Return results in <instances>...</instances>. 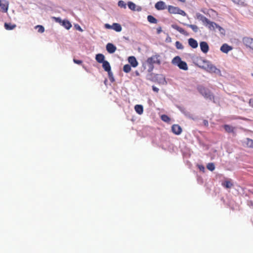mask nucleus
Masks as SVG:
<instances>
[{
    "mask_svg": "<svg viewBox=\"0 0 253 253\" xmlns=\"http://www.w3.org/2000/svg\"><path fill=\"white\" fill-rule=\"evenodd\" d=\"M225 130L228 133H234L235 127L228 125L223 126Z\"/></svg>",
    "mask_w": 253,
    "mask_h": 253,
    "instance_id": "nucleus-19",
    "label": "nucleus"
},
{
    "mask_svg": "<svg viewBox=\"0 0 253 253\" xmlns=\"http://www.w3.org/2000/svg\"><path fill=\"white\" fill-rule=\"evenodd\" d=\"M128 61L133 67H136L138 65V62L134 56H130L128 58Z\"/></svg>",
    "mask_w": 253,
    "mask_h": 253,
    "instance_id": "nucleus-16",
    "label": "nucleus"
},
{
    "mask_svg": "<svg viewBox=\"0 0 253 253\" xmlns=\"http://www.w3.org/2000/svg\"><path fill=\"white\" fill-rule=\"evenodd\" d=\"M200 46L202 51L205 53H207L209 50V46L206 42H201L200 43Z\"/></svg>",
    "mask_w": 253,
    "mask_h": 253,
    "instance_id": "nucleus-11",
    "label": "nucleus"
},
{
    "mask_svg": "<svg viewBox=\"0 0 253 253\" xmlns=\"http://www.w3.org/2000/svg\"><path fill=\"white\" fill-rule=\"evenodd\" d=\"M8 8V2L6 0H0V9L3 12H6Z\"/></svg>",
    "mask_w": 253,
    "mask_h": 253,
    "instance_id": "nucleus-9",
    "label": "nucleus"
},
{
    "mask_svg": "<svg viewBox=\"0 0 253 253\" xmlns=\"http://www.w3.org/2000/svg\"><path fill=\"white\" fill-rule=\"evenodd\" d=\"M171 130L172 132L176 135H179L182 132V128L178 125H172Z\"/></svg>",
    "mask_w": 253,
    "mask_h": 253,
    "instance_id": "nucleus-10",
    "label": "nucleus"
},
{
    "mask_svg": "<svg viewBox=\"0 0 253 253\" xmlns=\"http://www.w3.org/2000/svg\"><path fill=\"white\" fill-rule=\"evenodd\" d=\"M4 27L7 30H11L14 29L16 27V25L15 24H12L10 23H5L4 24Z\"/></svg>",
    "mask_w": 253,
    "mask_h": 253,
    "instance_id": "nucleus-21",
    "label": "nucleus"
},
{
    "mask_svg": "<svg viewBox=\"0 0 253 253\" xmlns=\"http://www.w3.org/2000/svg\"><path fill=\"white\" fill-rule=\"evenodd\" d=\"M54 19L56 22L61 24L67 30L70 29L72 27L71 23L67 20H62L59 17H54Z\"/></svg>",
    "mask_w": 253,
    "mask_h": 253,
    "instance_id": "nucleus-6",
    "label": "nucleus"
},
{
    "mask_svg": "<svg viewBox=\"0 0 253 253\" xmlns=\"http://www.w3.org/2000/svg\"><path fill=\"white\" fill-rule=\"evenodd\" d=\"M222 185L226 188H230L233 186V184L229 181H225L222 183Z\"/></svg>",
    "mask_w": 253,
    "mask_h": 253,
    "instance_id": "nucleus-29",
    "label": "nucleus"
},
{
    "mask_svg": "<svg viewBox=\"0 0 253 253\" xmlns=\"http://www.w3.org/2000/svg\"><path fill=\"white\" fill-rule=\"evenodd\" d=\"M35 28L38 29V32L40 33H42L44 31V28L42 25H37Z\"/></svg>",
    "mask_w": 253,
    "mask_h": 253,
    "instance_id": "nucleus-34",
    "label": "nucleus"
},
{
    "mask_svg": "<svg viewBox=\"0 0 253 253\" xmlns=\"http://www.w3.org/2000/svg\"><path fill=\"white\" fill-rule=\"evenodd\" d=\"M203 124H204V126H208L209 125L208 121L206 120H204L203 121Z\"/></svg>",
    "mask_w": 253,
    "mask_h": 253,
    "instance_id": "nucleus-41",
    "label": "nucleus"
},
{
    "mask_svg": "<svg viewBox=\"0 0 253 253\" xmlns=\"http://www.w3.org/2000/svg\"><path fill=\"white\" fill-rule=\"evenodd\" d=\"M102 67L104 70L108 73L109 76L112 75L111 72V66L109 63L107 61H105L102 63Z\"/></svg>",
    "mask_w": 253,
    "mask_h": 253,
    "instance_id": "nucleus-12",
    "label": "nucleus"
},
{
    "mask_svg": "<svg viewBox=\"0 0 253 253\" xmlns=\"http://www.w3.org/2000/svg\"><path fill=\"white\" fill-rule=\"evenodd\" d=\"M161 119L165 122H169L170 121V118L166 115H162Z\"/></svg>",
    "mask_w": 253,
    "mask_h": 253,
    "instance_id": "nucleus-36",
    "label": "nucleus"
},
{
    "mask_svg": "<svg viewBox=\"0 0 253 253\" xmlns=\"http://www.w3.org/2000/svg\"><path fill=\"white\" fill-rule=\"evenodd\" d=\"M131 70V66L128 64L125 65L123 67V71L126 73H129Z\"/></svg>",
    "mask_w": 253,
    "mask_h": 253,
    "instance_id": "nucleus-31",
    "label": "nucleus"
},
{
    "mask_svg": "<svg viewBox=\"0 0 253 253\" xmlns=\"http://www.w3.org/2000/svg\"><path fill=\"white\" fill-rule=\"evenodd\" d=\"M152 89L154 91L156 92H158L159 90V89L155 86H152Z\"/></svg>",
    "mask_w": 253,
    "mask_h": 253,
    "instance_id": "nucleus-40",
    "label": "nucleus"
},
{
    "mask_svg": "<svg viewBox=\"0 0 253 253\" xmlns=\"http://www.w3.org/2000/svg\"><path fill=\"white\" fill-rule=\"evenodd\" d=\"M168 10L169 12L170 13V14H178L183 16H185L186 15V13L184 11L180 9L178 7H175L172 5H169L168 7Z\"/></svg>",
    "mask_w": 253,
    "mask_h": 253,
    "instance_id": "nucleus-3",
    "label": "nucleus"
},
{
    "mask_svg": "<svg viewBox=\"0 0 253 253\" xmlns=\"http://www.w3.org/2000/svg\"><path fill=\"white\" fill-rule=\"evenodd\" d=\"M116 47L111 43H108L106 45V50L109 53H113L116 50Z\"/></svg>",
    "mask_w": 253,
    "mask_h": 253,
    "instance_id": "nucleus-14",
    "label": "nucleus"
},
{
    "mask_svg": "<svg viewBox=\"0 0 253 253\" xmlns=\"http://www.w3.org/2000/svg\"><path fill=\"white\" fill-rule=\"evenodd\" d=\"M234 2L236 3H239L240 1V0H232Z\"/></svg>",
    "mask_w": 253,
    "mask_h": 253,
    "instance_id": "nucleus-46",
    "label": "nucleus"
},
{
    "mask_svg": "<svg viewBox=\"0 0 253 253\" xmlns=\"http://www.w3.org/2000/svg\"><path fill=\"white\" fill-rule=\"evenodd\" d=\"M205 70L211 73H218L220 72V70L216 68V67L212 65L210 61L209 62V64L206 65Z\"/></svg>",
    "mask_w": 253,
    "mask_h": 253,
    "instance_id": "nucleus-7",
    "label": "nucleus"
},
{
    "mask_svg": "<svg viewBox=\"0 0 253 253\" xmlns=\"http://www.w3.org/2000/svg\"><path fill=\"white\" fill-rule=\"evenodd\" d=\"M184 25L192 29V30L195 32L197 33L199 31V28L196 25H192V24H184Z\"/></svg>",
    "mask_w": 253,
    "mask_h": 253,
    "instance_id": "nucleus-26",
    "label": "nucleus"
},
{
    "mask_svg": "<svg viewBox=\"0 0 253 253\" xmlns=\"http://www.w3.org/2000/svg\"><path fill=\"white\" fill-rule=\"evenodd\" d=\"M127 5H128V8L130 9L133 10V11H134L135 10L136 5L133 2H132L131 1H129V2H128Z\"/></svg>",
    "mask_w": 253,
    "mask_h": 253,
    "instance_id": "nucleus-30",
    "label": "nucleus"
},
{
    "mask_svg": "<svg viewBox=\"0 0 253 253\" xmlns=\"http://www.w3.org/2000/svg\"><path fill=\"white\" fill-rule=\"evenodd\" d=\"M112 27H113L112 29H113L114 30H115L116 32H120L122 30L121 25L119 23H113L112 25Z\"/></svg>",
    "mask_w": 253,
    "mask_h": 253,
    "instance_id": "nucleus-23",
    "label": "nucleus"
},
{
    "mask_svg": "<svg viewBox=\"0 0 253 253\" xmlns=\"http://www.w3.org/2000/svg\"><path fill=\"white\" fill-rule=\"evenodd\" d=\"M162 31V30L161 28H159L158 29H157V32L158 34L160 33V32Z\"/></svg>",
    "mask_w": 253,
    "mask_h": 253,
    "instance_id": "nucleus-45",
    "label": "nucleus"
},
{
    "mask_svg": "<svg viewBox=\"0 0 253 253\" xmlns=\"http://www.w3.org/2000/svg\"><path fill=\"white\" fill-rule=\"evenodd\" d=\"M134 109L136 113L139 115L142 114L143 112V108L141 105H136L134 106Z\"/></svg>",
    "mask_w": 253,
    "mask_h": 253,
    "instance_id": "nucleus-24",
    "label": "nucleus"
},
{
    "mask_svg": "<svg viewBox=\"0 0 253 253\" xmlns=\"http://www.w3.org/2000/svg\"><path fill=\"white\" fill-rule=\"evenodd\" d=\"M178 67L180 69H182L183 70H188V66H187V63L185 61H181V62H180L179 64H178Z\"/></svg>",
    "mask_w": 253,
    "mask_h": 253,
    "instance_id": "nucleus-25",
    "label": "nucleus"
},
{
    "mask_svg": "<svg viewBox=\"0 0 253 253\" xmlns=\"http://www.w3.org/2000/svg\"><path fill=\"white\" fill-rule=\"evenodd\" d=\"M196 17L198 19L201 20L205 24L206 22L208 21V19L207 18L199 13L196 14Z\"/></svg>",
    "mask_w": 253,
    "mask_h": 253,
    "instance_id": "nucleus-20",
    "label": "nucleus"
},
{
    "mask_svg": "<svg viewBox=\"0 0 253 253\" xmlns=\"http://www.w3.org/2000/svg\"><path fill=\"white\" fill-rule=\"evenodd\" d=\"M146 62L149 66L150 68L152 70L154 68V65L157 64L160 65L161 61L160 59V55L159 54H155L150 57L147 58Z\"/></svg>",
    "mask_w": 253,
    "mask_h": 253,
    "instance_id": "nucleus-1",
    "label": "nucleus"
},
{
    "mask_svg": "<svg viewBox=\"0 0 253 253\" xmlns=\"http://www.w3.org/2000/svg\"><path fill=\"white\" fill-rule=\"evenodd\" d=\"M181 58L179 56L175 57L172 60V63L174 65H177L178 66V64H179L180 62H181Z\"/></svg>",
    "mask_w": 253,
    "mask_h": 253,
    "instance_id": "nucleus-27",
    "label": "nucleus"
},
{
    "mask_svg": "<svg viewBox=\"0 0 253 253\" xmlns=\"http://www.w3.org/2000/svg\"><path fill=\"white\" fill-rule=\"evenodd\" d=\"M73 61L75 63L77 64H81L82 63V61L80 60H77L76 59H74Z\"/></svg>",
    "mask_w": 253,
    "mask_h": 253,
    "instance_id": "nucleus-39",
    "label": "nucleus"
},
{
    "mask_svg": "<svg viewBox=\"0 0 253 253\" xmlns=\"http://www.w3.org/2000/svg\"><path fill=\"white\" fill-rule=\"evenodd\" d=\"M207 168L211 171H213L215 169L214 165L212 163H209L207 166Z\"/></svg>",
    "mask_w": 253,
    "mask_h": 253,
    "instance_id": "nucleus-33",
    "label": "nucleus"
},
{
    "mask_svg": "<svg viewBox=\"0 0 253 253\" xmlns=\"http://www.w3.org/2000/svg\"><path fill=\"white\" fill-rule=\"evenodd\" d=\"M104 55L101 53L96 54L95 57V59L99 63H102L104 61H105V60H104Z\"/></svg>",
    "mask_w": 253,
    "mask_h": 253,
    "instance_id": "nucleus-22",
    "label": "nucleus"
},
{
    "mask_svg": "<svg viewBox=\"0 0 253 253\" xmlns=\"http://www.w3.org/2000/svg\"><path fill=\"white\" fill-rule=\"evenodd\" d=\"M172 27L174 29L176 30V31H177L180 33H181V34H182L183 35H187V32L183 28H182L181 27L178 26L177 25H172Z\"/></svg>",
    "mask_w": 253,
    "mask_h": 253,
    "instance_id": "nucleus-18",
    "label": "nucleus"
},
{
    "mask_svg": "<svg viewBox=\"0 0 253 253\" xmlns=\"http://www.w3.org/2000/svg\"><path fill=\"white\" fill-rule=\"evenodd\" d=\"M198 90L205 98L210 100H214V97L209 89L200 86L198 87Z\"/></svg>",
    "mask_w": 253,
    "mask_h": 253,
    "instance_id": "nucleus-2",
    "label": "nucleus"
},
{
    "mask_svg": "<svg viewBox=\"0 0 253 253\" xmlns=\"http://www.w3.org/2000/svg\"><path fill=\"white\" fill-rule=\"evenodd\" d=\"M232 49V47L228 45L227 43H224L220 47V50L225 53H227L229 51Z\"/></svg>",
    "mask_w": 253,
    "mask_h": 253,
    "instance_id": "nucleus-15",
    "label": "nucleus"
},
{
    "mask_svg": "<svg viewBox=\"0 0 253 253\" xmlns=\"http://www.w3.org/2000/svg\"><path fill=\"white\" fill-rule=\"evenodd\" d=\"M244 44L247 47L253 49V39L250 37H244L243 39Z\"/></svg>",
    "mask_w": 253,
    "mask_h": 253,
    "instance_id": "nucleus-8",
    "label": "nucleus"
},
{
    "mask_svg": "<svg viewBox=\"0 0 253 253\" xmlns=\"http://www.w3.org/2000/svg\"><path fill=\"white\" fill-rule=\"evenodd\" d=\"M249 103L251 106L253 107V99H250Z\"/></svg>",
    "mask_w": 253,
    "mask_h": 253,
    "instance_id": "nucleus-42",
    "label": "nucleus"
},
{
    "mask_svg": "<svg viewBox=\"0 0 253 253\" xmlns=\"http://www.w3.org/2000/svg\"><path fill=\"white\" fill-rule=\"evenodd\" d=\"M209 61L206 60L203 58H197L194 61V63L199 68L204 69L206 68V65L209 64Z\"/></svg>",
    "mask_w": 253,
    "mask_h": 253,
    "instance_id": "nucleus-4",
    "label": "nucleus"
},
{
    "mask_svg": "<svg viewBox=\"0 0 253 253\" xmlns=\"http://www.w3.org/2000/svg\"><path fill=\"white\" fill-rule=\"evenodd\" d=\"M188 44L191 47L193 48H197L198 45L197 41L193 38H190L188 40Z\"/></svg>",
    "mask_w": 253,
    "mask_h": 253,
    "instance_id": "nucleus-17",
    "label": "nucleus"
},
{
    "mask_svg": "<svg viewBox=\"0 0 253 253\" xmlns=\"http://www.w3.org/2000/svg\"><path fill=\"white\" fill-rule=\"evenodd\" d=\"M247 145L250 148H253V140L250 138H247Z\"/></svg>",
    "mask_w": 253,
    "mask_h": 253,
    "instance_id": "nucleus-32",
    "label": "nucleus"
},
{
    "mask_svg": "<svg viewBox=\"0 0 253 253\" xmlns=\"http://www.w3.org/2000/svg\"><path fill=\"white\" fill-rule=\"evenodd\" d=\"M199 169H200V170H204V169H205V168H204V167L201 166L199 167Z\"/></svg>",
    "mask_w": 253,
    "mask_h": 253,
    "instance_id": "nucleus-44",
    "label": "nucleus"
},
{
    "mask_svg": "<svg viewBox=\"0 0 253 253\" xmlns=\"http://www.w3.org/2000/svg\"><path fill=\"white\" fill-rule=\"evenodd\" d=\"M147 20L151 23L156 24L158 22L157 19L152 15H148L147 16Z\"/></svg>",
    "mask_w": 253,
    "mask_h": 253,
    "instance_id": "nucleus-28",
    "label": "nucleus"
},
{
    "mask_svg": "<svg viewBox=\"0 0 253 253\" xmlns=\"http://www.w3.org/2000/svg\"><path fill=\"white\" fill-rule=\"evenodd\" d=\"M104 27L107 29H112L113 27L112 25H110V24L106 23L104 25Z\"/></svg>",
    "mask_w": 253,
    "mask_h": 253,
    "instance_id": "nucleus-38",
    "label": "nucleus"
},
{
    "mask_svg": "<svg viewBox=\"0 0 253 253\" xmlns=\"http://www.w3.org/2000/svg\"><path fill=\"white\" fill-rule=\"evenodd\" d=\"M76 29L81 32H83V29L81 28V27L79 25H78V26L76 27Z\"/></svg>",
    "mask_w": 253,
    "mask_h": 253,
    "instance_id": "nucleus-43",
    "label": "nucleus"
},
{
    "mask_svg": "<svg viewBox=\"0 0 253 253\" xmlns=\"http://www.w3.org/2000/svg\"><path fill=\"white\" fill-rule=\"evenodd\" d=\"M118 6L121 8H126V4L123 0L119 1Z\"/></svg>",
    "mask_w": 253,
    "mask_h": 253,
    "instance_id": "nucleus-37",
    "label": "nucleus"
},
{
    "mask_svg": "<svg viewBox=\"0 0 253 253\" xmlns=\"http://www.w3.org/2000/svg\"><path fill=\"white\" fill-rule=\"evenodd\" d=\"M175 46L176 48L178 49H182L184 48L182 44L179 41H176L175 42Z\"/></svg>",
    "mask_w": 253,
    "mask_h": 253,
    "instance_id": "nucleus-35",
    "label": "nucleus"
},
{
    "mask_svg": "<svg viewBox=\"0 0 253 253\" xmlns=\"http://www.w3.org/2000/svg\"><path fill=\"white\" fill-rule=\"evenodd\" d=\"M205 24L207 26H208L209 30L211 31L215 30V28L218 29L219 31L223 30V29L219 25H217L215 22L210 21L209 19L208 21L206 22Z\"/></svg>",
    "mask_w": 253,
    "mask_h": 253,
    "instance_id": "nucleus-5",
    "label": "nucleus"
},
{
    "mask_svg": "<svg viewBox=\"0 0 253 253\" xmlns=\"http://www.w3.org/2000/svg\"><path fill=\"white\" fill-rule=\"evenodd\" d=\"M155 7L158 10H164L167 7L165 3L163 1L157 2L155 4Z\"/></svg>",
    "mask_w": 253,
    "mask_h": 253,
    "instance_id": "nucleus-13",
    "label": "nucleus"
}]
</instances>
